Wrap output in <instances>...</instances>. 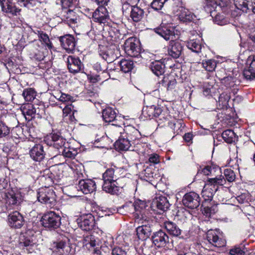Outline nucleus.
Returning a JSON list of instances; mask_svg holds the SVG:
<instances>
[{
	"instance_id": "nucleus-35",
	"label": "nucleus",
	"mask_w": 255,
	"mask_h": 255,
	"mask_svg": "<svg viewBox=\"0 0 255 255\" xmlns=\"http://www.w3.org/2000/svg\"><path fill=\"white\" fill-rule=\"evenodd\" d=\"M221 84L224 85L227 89L233 88V91L234 93H236L237 89V80L236 78L232 76H228L223 78L221 80Z\"/></svg>"
},
{
	"instance_id": "nucleus-22",
	"label": "nucleus",
	"mask_w": 255,
	"mask_h": 255,
	"mask_svg": "<svg viewBox=\"0 0 255 255\" xmlns=\"http://www.w3.org/2000/svg\"><path fill=\"white\" fill-rule=\"evenodd\" d=\"M77 188L78 190L81 191L84 194H87L95 191L96 185L95 181L91 179H82L79 181L77 185Z\"/></svg>"
},
{
	"instance_id": "nucleus-15",
	"label": "nucleus",
	"mask_w": 255,
	"mask_h": 255,
	"mask_svg": "<svg viewBox=\"0 0 255 255\" xmlns=\"http://www.w3.org/2000/svg\"><path fill=\"white\" fill-rule=\"evenodd\" d=\"M93 19L95 22L103 23L104 26H109L110 16L108 13L107 8L101 7L97 9L93 13Z\"/></svg>"
},
{
	"instance_id": "nucleus-20",
	"label": "nucleus",
	"mask_w": 255,
	"mask_h": 255,
	"mask_svg": "<svg viewBox=\"0 0 255 255\" xmlns=\"http://www.w3.org/2000/svg\"><path fill=\"white\" fill-rule=\"evenodd\" d=\"M50 249L58 255H66L69 252V247L66 241L58 240L51 245Z\"/></svg>"
},
{
	"instance_id": "nucleus-57",
	"label": "nucleus",
	"mask_w": 255,
	"mask_h": 255,
	"mask_svg": "<svg viewBox=\"0 0 255 255\" xmlns=\"http://www.w3.org/2000/svg\"><path fill=\"white\" fill-rule=\"evenodd\" d=\"M112 108H108L104 109L102 112L103 119L105 123L109 124L112 122Z\"/></svg>"
},
{
	"instance_id": "nucleus-50",
	"label": "nucleus",
	"mask_w": 255,
	"mask_h": 255,
	"mask_svg": "<svg viewBox=\"0 0 255 255\" xmlns=\"http://www.w3.org/2000/svg\"><path fill=\"white\" fill-rule=\"evenodd\" d=\"M8 182L4 169L0 168V191L7 188Z\"/></svg>"
},
{
	"instance_id": "nucleus-12",
	"label": "nucleus",
	"mask_w": 255,
	"mask_h": 255,
	"mask_svg": "<svg viewBox=\"0 0 255 255\" xmlns=\"http://www.w3.org/2000/svg\"><path fill=\"white\" fill-rule=\"evenodd\" d=\"M79 227L83 231L92 230L95 224L94 216L91 214H84L77 219Z\"/></svg>"
},
{
	"instance_id": "nucleus-24",
	"label": "nucleus",
	"mask_w": 255,
	"mask_h": 255,
	"mask_svg": "<svg viewBox=\"0 0 255 255\" xmlns=\"http://www.w3.org/2000/svg\"><path fill=\"white\" fill-rule=\"evenodd\" d=\"M8 221L9 225L15 228H20L23 225L24 219L22 215L17 211H14L8 215Z\"/></svg>"
},
{
	"instance_id": "nucleus-54",
	"label": "nucleus",
	"mask_w": 255,
	"mask_h": 255,
	"mask_svg": "<svg viewBox=\"0 0 255 255\" xmlns=\"http://www.w3.org/2000/svg\"><path fill=\"white\" fill-rule=\"evenodd\" d=\"M248 2L247 0H235V6L238 9L247 12L249 9Z\"/></svg>"
},
{
	"instance_id": "nucleus-44",
	"label": "nucleus",
	"mask_w": 255,
	"mask_h": 255,
	"mask_svg": "<svg viewBox=\"0 0 255 255\" xmlns=\"http://www.w3.org/2000/svg\"><path fill=\"white\" fill-rule=\"evenodd\" d=\"M229 92H224L220 94L218 98V104L221 108L227 107L230 99Z\"/></svg>"
},
{
	"instance_id": "nucleus-17",
	"label": "nucleus",
	"mask_w": 255,
	"mask_h": 255,
	"mask_svg": "<svg viewBox=\"0 0 255 255\" xmlns=\"http://www.w3.org/2000/svg\"><path fill=\"white\" fill-rule=\"evenodd\" d=\"M67 66L70 72L72 73L84 72V66L79 57L73 56H68Z\"/></svg>"
},
{
	"instance_id": "nucleus-26",
	"label": "nucleus",
	"mask_w": 255,
	"mask_h": 255,
	"mask_svg": "<svg viewBox=\"0 0 255 255\" xmlns=\"http://www.w3.org/2000/svg\"><path fill=\"white\" fill-rule=\"evenodd\" d=\"M152 206L161 211H165L169 208L170 204L166 197L160 196L154 199Z\"/></svg>"
},
{
	"instance_id": "nucleus-36",
	"label": "nucleus",
	"mask_w": 255,
	"mask_h": 255,
	"mask_svg": "<svg viewBox=\"0 0 255 255\" xmlns=\"http://www.w3.org/2000/svg\"><path fill=\"white\" fill-rule=\"evenodd\" d=\"M168 126L172 129L174 134L178 135L183 131L185 125L181 120H175L172 122H168Z\"/></svg>"
},
{
	"instance_id": "nucleus-60",
	"label": "nucleus",
	"mask_w": 255,
	"mask_h": 255,
	"mask_svg": "<svg viewBox=\"0 0 255 255\" xmlns=\"http://www.w3.org/2000/svg\"><path fill=\"white\" fill-rule=\"evenodd\" d=\"M189 250V248L184 243H180L176 248V251L178 252V255H185Z\"/></svg>"
},
{
	"instance_id": "nucleus-40",
	"label": "nucleus",
	"mask_w": 255,
	"mask_h": 255,
	"mask_svg": "<svg viewBox=\"0 0 255 255\" xmlns=\"http://www.w3.org/2000/svg\"><path fill=\"white\" fill-rule=\"evenodd\" d=\"M243 74L247 80H252L255 79V57L250 63L249 68L244 70Z\"/></svg>"
},
{
	"instance_id": "nucleus-25",
	"label": "nucleus",
	"mask_w": 255,
	"mask_h": 255,
	"mask_svg": "<svg viewBox=\"0 0 255 255\" xmlns=\"http://www.w3.org/2000/svg\"><path fill=\"white\" fill-rule=\"evenodd\" d=\"M131 145L130 141L127 137V134H124L119 137L114 146L116 150L126 151L129 149Z\"/></svg>"
},
{
	"instance_id": "nucleus-52",
	"label": "nucleus",
	"mask_w": 255,
	"mask_h": 255,
	"mask_svg": "<svg viewBox=\"0 0 255 255\" xmlns=\"http://www.w3.org/2000/svg\"><path fill=\"white\" fill-rule=\"evenodd\" d=\"M246 252V248L244 245L241 244L234 246L230 250L231 255H244Z\"/></svg>"
},
{
	"instance_id": "nucleus-28",
	"label": "nucleus",
	"mask_w": 255,
	"mask_h": 255,
	"mask_svg": "<svg viewBox=\"0 0 255 255\" xmlns=\"http://www.w3.org/2000/svg\"><path fill=\"white\" fill-rule=\"evenodd\" d=\"M114 65L120 67V70L124 73L130 72L133 69L134 63L132 61L127 59H122L118 61L116 59L113 61Z\"/></svg>"
},
{
	"instance_id": "nucleus-37",
	"label": "nucleus",
	"mask_w": 255,
	"mask_h": 255,
	"mask_svg": "<svg viewBox=\"0 0 255 255\" xmlns=\"http://www.w3.org/2000/svg\"><path fill=\"white\" fill-rule=\"evenodd\" d=\"M144 13L143 9L135 5L130 10V17L134 22H138L143 17Z\"/></svg>"
},
{
	"instance_id": "nucleus-4",
	"label": "nucleus",
	"mask_w": 255,
	"mask_h": 255,
	"mask_svg": "<svg viewBox=\"0 0 255 255\" xmlns=\"http://www.w3.org/2000/svg\"><path fill=\"white\" fill-rule=\"evenodd\" d=\"M124 50L129 56L138 57L141 50L139 40L135 37L128 38L125 42Z\"/></svg>"
},
{
	"instance_id": "nucleus-61",
	"label": "nucleus",
	"mask_w": 255,
	"mask_h": 255,
	"mask_svg": "<svg viewBox=\"0 0 255 255\" xmlns=\"http://www.w3.org/2000/svg\"><path fill=\"white\" fill-rule=\"evenodd\" d=\"M224 176L226 177V179L224 178L225 180H227L229 182H233L234 181L236 178V175L234 172L230 168L225 169Z\"/></svg>"
},
{
	"instance_id": "nucleus-46",
	"label": "nucleus",
	"mask_w": 255,
	"mask_h": 255,
	"mask_svg": "<svg viewBox=\"0 0 255 255\" xmlns=\"http://www.w3.org/2000/svg\"><path fill=\"white\" fill-rule=\"evenodd\" d=\"M206 204L203 205L204 206L203 209V213L207 217H210L217 212L218 208L217 204L213 205L211 204L210 205H206Z\"/></svg>"
},
{
	"instance_id": "nucleus-9",
	"label": "nucleus",
	"mask_w": 255,
	"mask_h": 255,
	"mask_svg": "<svg viewBox=\"0 0 255 255\" xmlns=\"http://www.w3.org/2000/svg\"><path fill=\"white\" fill-rule=\"evenodd\" d=\"M123 125H124L123 117L119 114L118 110H113V132L115 135L120 134V136H121L122 134H127L125 132Z\"/></svg>"
},
{
	"instance_id": "nucleus-63",
	"label": "nucleus",
	"mask_w": 255,
	"mask_h": 255,
	"mask_svg": "<svg viewBox=\"0 0 255 255\" xmlns=\"http://www.w3.org/2000/svg\"><path fill=\"white\" fill-rule=\"evenodd\" d=\"M135 5L131 4L128 2H127L126 0L123 4L122 10L123 13L126 16L128 15L129 14H130V10L133 6H134Z\"/></svg>"
},
{
	"instance_id": "nucleus-55",
	"label": "nucleus",
	"mask_w": 255,
	"mask_h": 255,
	"mask_svg": "<svg viewBox=\"0 0 255 255\" xmlns=\"http://www.w3.org/2000/svg\"><path fill=\"white\" fill-rule=\"evenodd\" d=\"M203 67L208 71H213L217 65L216 61L213 59L203 61Z\"/></svg>"
},
{
	"instance_id": "nucleus-29",
	"label": "nucleus",
	"mask_w": 255,
	"mask_h": 255,
	"mask_svg": "<svg viewBox=\"0 0 255 255\" xmlns=\"http://www.w3.org/2000/svg\"><path fill=\"white\" fill-rule=\"evenodd\" d=\"M158 84L165 88L167 91H172L175 88L177 82L172 76L168 75L164 76L163 79L158 82Z\"/></svg>"
},
{
	"instance_id": "nucleus-2",
	"label": "nucleus",
	"mask_w": 255,
	"mask_h": 255,
	"mask_svg": "<svg viewBox=\"0 0 255 255\" xmlns=\"http://www.w3.org/2000/svg\"><path fill=\"white\" fill-rule=\"evenodd\" d=\"M226 182L224 177L222 175L208 179L201 193L204 199L203 204H205L209 201H212L213 195L218 190L219 186L224 185Z\"/></svg>"
},
{
	"instance_id": "nucleus-23",
	"label": "nucleus",
	"mask_w": 255,
	"mask_h": 255,
	"mask_svg": "<svg viewBox=\"0 0 255 255\" xmlns=\"http://www.w3.org/2000/svg\"><path fill=\"white\" fill-rule=\"evenodd\" d=\"M0 4L2 10L13 16H17L20 11V9L17 8L12 0H0Z\"/></svg>"
},
{
	"instance_id": "nucleus-27",
	"label": "nucleus",
	"mask_w": 255,
	"mask_h": 255,
	"mask_svg": "<svg viewBox=\"0 0 255 255\" xmlns=\"http://www.w3.org/2000/svg\"><path fill=\"white\" fill-rule=\"evenodd\" d=\"M121 26L122 24H119L113 22V33L114 34V36L113 35V38H114V40L113 39V41H115V43H113V46L114 45L116 47L117 51H119L120 49L119 47L120 41L124 37L123 34L120 32Z\"/></svg>"
},
{
	"instance_id": "nucleus-18",
	"label": "nucleus",
	"mask_w": 255,
	"mask_h": 255,
	"mask_svg": "<svg viewBox=\"0 0 255 255\" xmlns=\"http://www.w3.org/2000/svg\"><path fill=\"white\" fill-rule=\"evenodd\" d=\"M183 51V46L179 41L173 39L170 41L167 46L168 55L173 58H178L182 55Z\"/></svg>"
},
{
	"instance_id": "nucleus-3",
	"label": "nucleus",
	"mask_w": 255,
	"mask_h": 255,
	"mask_svg": "<svg viewBox=\"0 0 255 255\" xmlns=\"http://www.w3.org/2000/svg\"><path fill=\"white\" fill-rule=\"evenodd\" d=\"M61 217L59 213L54 211H49L42 216L41 222L42 226L49 230L58 229L61 225Z\"/></svg>"
},
{
	"instance_id": "nucleus-1",
	"label": "nucleus",
	"mask_w": 255,
	"mask_h": 255,
	"mask_svg": "<svg viewBox=\"0 0 255 255\" xmlns=\"http://www.w3.org/2000/svg\"><path fill=\"white\" fill-rule=\"evenodd\" d=\"M228 0H210L207 1L204 7L207 12L210 13L214 22L220 25L228 23V19L221 11L222 7L227 5Z\"/></svg>"
},
{
	"instance_id": "nucleus-7",
	"label": "nucleus",
	"mask_w": 255,
	"mask_h": 255,
	"mask_svg": "<svg viewBox=\"0 0 255 255\" xmlns=\"http://www.w3.org/2000/svg\"><path fill=\"white\" fill-rule=\"evenodd\" d=\"M44 141L48 145L53 146L57 149V153H59V151H61L66 145V139L60 133L58 132L50 134L48 138L45 139ZM67 145H68V144L67 143Z\"/></svg>"
},
{
	"instance_id": "nucleus-19",
	"label": "nucleus",
	"mask_w": 255,
	"mask_h": 255,
	"mask_svg": "<svg viewBox=\"0 0 255 255\" xmlns=\"http://www.w3.org/2000/svg\"><path fill=\"white\" fill-rule=\"evenodd\" d=\"M153 244L157 248H162L169 243V237L162 230H159L153 234L152 236Z\"/></svg>"
},
{
	"instance_id": "nucleus-51",
	"label": "nucleus",
	"mask_w": 255,
	"mask_h": 255,
	"mask_svg": "<svg viewBox=\"0 0 255 255\" xmlns=\"http://www.w3.org/2000/svg\"><path fill=\"white\" fill-rule=\"evenodd\" d=\"M130 142L132 144H137L138 141L141 138V135L140 132L134 128H132L131 132L128 134Z\"/></svg>"
},
{
	"instance_id": "nucleus-47",
	"label": "nucleus",
	"mask_w": 255,
	"mask_h": 255,
	"mask_svg": "<svg viewBox=\"0 0 255 255\" xmlns=\"http://www.w3.org/2000/svg\"><path fill=\"white\" fill-rule=\"evenodd\" d=\"M170 1H173L174 0H153L150 3V6L154 10L159 11Z\"/></svg>"
},
{
	"instance_id": "nucleus-43",
	"label": "nucleus",
	"mask_w": 255,
	"mask_h": 255,
	"mask_svg": "<svg viewBox=\"0 0 255 255\" xmlns=\"http://www.w3.org/2000/svg\"><path fill=\"white\" fill-rule=\"evenodd\" d=\"M20 196L13 192L6 194V203L11 205H17L20 203Z\"/></svg>"
},
{
	"instance_id": "nucleus-33",
	"label": "nucleus",
	"mask_w": 255,
	"mask_h": 255,
	"mask_svg": "<svg viewBox=\"0 0 255 255\" xmlns=\"http://www.w3.org/2000/svg\"><path fill=\"white\" fill-rule=\"evenodd\" d=\"M32 31L37 35L39 40L49 49H51L53 48V44L47 34L37 28L35 29H32Z\"/></svg>"
},
{
	"instance_id": "nucleus-59",
	"label": "nucleus",
	"mask_w": 255,
	"mask_h": 255,
	"mask_svg": "<svg viewBox=\"0 0 255 255\" xmlns=\"http://www.w3.org/2000/svg\"><path fill=\"white\" fill-rule=\"evenodd\" d=\"M144 179L147 181H152V179L157 178L156 177L157 175L156 173L152 172L150 168H146L144 170Z\"/></svg>"
},
{
	"instance_id": "nucleus-5",
	"label": "nucleus",
	"mask_w": 255,
	"mask_h": 255,
	"mask_svg": "<svg viewBox=\"0 0 255 255\" xmlns=\"http://www.w3.org/2000/svg\"><path fill=\"white\" fill-rule=\"evenodd\" d=\"M145 207L146 203L145 201L137 199L133 204L130 202L128 204L123 205L119 208H117L116 211L121 214H124L125 213L122 211L123 209H125L126 211L129 213L134 211L136 212L135 214L138 218H142V212Z\"/></svg>"
},
{
	"instance_id": "nucleus-58",
	"label": "nucleus",
	"mask_w": 255,
	"mask_h": 255,
	"mask_svg": "<svg viewBox=\"0 0 255 255\" xmlns=\"http://www.w3.org/2000/svg\"><path fill=\"white\" fill-rule=\"evenodd\" d=\"M216 170L220 171V169L218 166H211L207 165L204 167L201 171V172L205 175H210L214 174Z\"/></svg>"
},
{
	"instance_id": "nucleus-39",
	"label": "nucleus",
	"mask_w": 255,
	"mask_h": 255,
	"mask_svg": "<svg viewBox=\"0 0 255 255\" xmlns=\"http://www.w3.org/2000/svg\"><path fill=\"white\" fill-rule=\"evenodd\" d=\"M218 86L215 84L214 82L205 83L203 87V93L204 96H213L216 93L218 89Z\"/></svg>"
},
{
	"instance_id": "nucleus-16",
	"label": "nucleus",
	"mask_w": 255,
	"mask_h": 255,
	"mask_svg": "<svg viewBox=\"0 0 255 255\" xmlns=\"http://www.w3.org/2000/svg\"><path fill=\"white\" fill-rule=\"evenodd\" d=\"M151 226V222L145 220L141 222V225L136 228V235L139 240L143 241L149 237L152 232Z\"/></svg>"
},
{
	"instance_id": "nucleus-49",
	"label": "nucleus",
	"mask_w": 255,
	"mask_h": 255,
	"mask_svg": "<svg viewBox=\"0 0 255 255\" xmlns=\"http://www.w3.org/2000/svg\"><path fill=\"white\" fill-rule=\"evenodd\" d=\"M9 133L10 128L4 123L0 120V138L9 139Z\"/></svg>"
},
{
	"instance_id": "nucleus-6",
	"label": "nucleus",
	"mask_w": 255,
	"mask_h": 255,
	"mask_svg": "<svg viewBox=\"0 0 255 255\" xmlns=\"http://www.w3.org/2000/svg\"><path fill=\"white\" fill-rule=\"evenodd\" d=\"M37 198L39 202L45 204L49 207L54 206L56 203V195L54 191L52 189L47 187L38 189Z\"/></svg>"
},
{
	"instance_id": "nucleus-21",
	"label": "nucleus",
	"mask_w": 255,
	"mask_h": 255,
	"mask_svg": "<svg viewBox=\"0 0 255 255\" xmlns=\"http://www.w3.org/2000/svg\"><path fill=\"white\" fill-rule=\"evenodd\" d=\"M61 46L67 52H73L75 50L76 41L74 37L70 34H66L59 37Z\"/></svg>"
},
{
	"instance_id": "nucleus-10",
	"label": "nucleus",
	"mask_w": 255,
	"mask_h": 255,
	"mask_svg": "<svg viewBox=\"0 0 255 255\" xmlns=\"http://www.w3.org/2000/svg\"><path fill=\"white\" fill-rule=\"evenodd\" d=\"M42 143L35 144L29 151L30 158L36 162H40L45 158L46 152Z\"/></svg>"
},
{
	"instance_id": "nucleus-34",
	"label": "nucleus",
	"mask_w": 255,
	"mask_h": 255,
	"mask_svg": "<svg viewBox=\"0 0 255 255\" xmlns=\"http://www.w3.org/2000/svg\"><path fill=\"white\" fill-rule=\"evenodd\" d=\"M164 226L170 235L174 237H179L181 235V230L175 223L171 221H166L164 222Z\"/></svg>"
},
{
	"instance_id": "nucleus-32",
	"label": "nucleus",
	"mask_w": 255,
	"mask_h": 255,
	"mask_svg": "<svg viewBox=\"0 0 255 255\" xmlns=\"http://www.w3.org/2000/svg\"><path fill=\"white\" fill-rule=\"evenodd\" d=\"M22 115L27 121H31L35 116V109L34 105L31 104H26L21 107Z\"/></svg>"
},
{
	"instance_id": "nucleus-8",
	"label": "nucleus",
	"mask_w": 255,
	"mask_h": 255,
	"mask_svg": "<svg viewBox=\"0 0 255 255\" xmlns=\"http://www.w3.org/2000/svg\"><path fill=\"white\" fill-rule=\"evenodd\" d=\"M37 246L34 237L22 236L20 237L18 244L19 248L26 250L29 253L35 252Z\"/></svg>"
},
{
	"instance_id": "nucleus-42",
	"label": "nucleus",
	"mask_w": 255,
	"mask_h": 255,
	"mask_svg": "<svg viewBox=\"0 0 255 255\" xmlns=\"http://www.w3.org/2000/svg\"><path fill=\"white\" fill-rule=\"evenodd\" d=\"M222 136L225 142L228 143H232L237 140V137L233 130L227 129L224 131Z\"/></svg>"
},
{
	"instance_id": "nucleus-13",
	"label": "nucleus",
	"mask_w": 255,
	"mask_h": 255,
	"mask_svg": "<svg viewBox=\"0 0 255 255\" xmlns=\"http://www.w3.org/2000/svg\"><path fill=\"white\" fill-rule=\"evenodd\" d=\"M218 230H209L206 234V239L208 243L216 247H222L225 246L226 241L225 239L219 235Z\"/></svg>"
},
{
	"instance_id": "nucleus-30",
	"label": "nucleus",
	"mask_w": 255,
	"mask_h": 255,
	"mask_svg": "<svg viewBox=\"0 0 255 255\" xmlns=\"http://www.w3.org/2000/svg\"><path fill=\"white\" fill-rule=\"evenodd\" d=\"M102 188L106 193L112 194V170L108 169L103 174Z\"/></svg>"
},
{
	"instance_id": "nucleus-31",
	"label": "nucleus",
	"mask_w": 255,
	"mask_h": 255,
	"mask_svg": "<svg viewBox=\"0 0 255 255\" xmlns=\"http://www.w3.org/2000/svg\"><path fill=\"white\" fill-rule=\"evenodd\" d=\"M179 13L178 14L179 19L183 22H189L194 20L196 17L195 15L188 9L180 7L179 9Z\"/></svg>"
},
{
	"instance_id": "nucleus-11",
	"label": "nucleus",
	"mask_w": 255,
	"mask_h": 255,
	"mask_svg": "<svg viewBox=\"0 0 255 255\" xmlns=\"http://www.w3.org/2000/svg\"><path fill=\"white\" fill-rule=\"evenodd\" d=\"M154 31L166 41H171L176 38L175 28L172 26L162 24L159 27L154 28Z\"/></svg>"
},
{
	"instance_id": "nucleus-62",
	"label": "nucleus",
	"mask_w": 255,
	"mask_h": 255,
	"mask_svg": "<svg viewBox=\"0 0 255 255\" xmlns=\"http://www.w3.org/2000/svg\"><path fill=\"white\" fill-rule=\"evenodd\" d=\"M153 105L149 107H146L145 109H143L142 110V115L144 117L152 119L154 118V111Z\"/></svg>"
},
{
	"instance_id": "nucleus-45",
	"label": "nucleus",
	"mask_w": 255,
	"mask_h": 255,
	"mask_svg": "<svg viewBox=\"0 0 255 255\" xmlns=\"http://www.w3.org/2000/svg\"><path fill=\"white\" fill-rule=\"evenodd\" d=\"M77 151L73 148L67 147L66 145L61 150L59 151V153L57 154H62L64 156L68 158H74L77 155Z\"/></svg>"
},
{
	"instance_id": "nucleus-53",
	"label": "nucleus",
	"mask_w": 255,
	"mask_h": 255,
	"mask_svg": "<svg viewBox=\"0 0 255 255\" xmlns=\"http://www.w3.org/2000/svg\"><path fill=\"white\" fill-rule=\"evenodd\" d=\"M98 239L93 235H87L84 237L83 243L86 245H90L91 247H94L98 244Z\"/></svg>"
},
{
	"instance_id": "nucleus-38",
	"label": "nucleus",
	"mask_w": 255,
	"mask_h": 255,
	"mask_svg": "<svg viewBox=\"0 0 255 255\" xmlns=\"http://www.w3.org/2000/svg\"><path fill=\"white\" fill-rule=\"evenodd\" d=\"M150 69L155 75L159 76L165 72V65L160 61H155L151 63Z\"/></svg>"
},
{
	"instance_id": "nucleus-64",
	"label": "nucleus",
	"mask_w": 255,
	"mask_h": 255,
	"mask_svg": "<svg viewBox=\"0 0 255 255\" xmlns=\"http://www.w3.org/2000/svg\"><path fill=\"white\" fill-rule=\"evenodd\" d=\"M117 181L113 180V195H119L123 192V187L118 186Z\"/></svg>"
},
{
	"instance_id": "nucleus-41",
	"label": "nucleus",
	"mask_w": 255,
	"mask_h": 255,
	"mask_svg": "<svg viewBox=\"0 0 255 255\" xmlns=\"http://www.w3.org/2000/svg\"><path fill=\"white\" fill-rule=\"evenodd\" d=\"M187 47L192 51L198 53L201 52L202 45L199 39H192L188 41L187 44Z\"/></svg>"
},
{
	"instance_id": "nucleus-56",
	"label": "nucleus",
	"mask_w": 255,
	"mask_h": 255,
	"mask_svg": "<svg viewBox=\"0 0 255 255\" xmlns=\"http://www.w3.org/2000/svg\"><path fill=\"white\" fill-rule=\"evenodd\" d=\"M18 2L29 9H32L36 6L40 1L39 0H18Z\"/></svg>"
},
{
	"instance_id": "nucleus-48",
	"label": "nucleus",
	"mask_w": 255,
	"mask_h": 255,
	"mask_svg": "<svg viewBox=\"0 0 255 255\" xmlns=\"http://www.w3.org/2000/svg\"><path fill=\"white\" fill-rule=\"evenodd\" d=\"M22 96L26 101L31 102L35 98L36 93L32 88H27L23 90Z\"/></svg>"
},
{
	"instance_id": "nucleus-14",
	"label": "nucleus",
	"mask_w": 255,
	"mask_h": 255,
	"mask_svg": "<svg viewBox=\"0 0 255 255\" xmlns=\"http://www.w3.org/2000/svg\"><path fill=\"white\" fill-rule=\"evenodd\" d=\"M183 205L190 209H195L200 205V197L194 192H190L185 194L182 199Z\"/></svg>"
}]
</instances>
